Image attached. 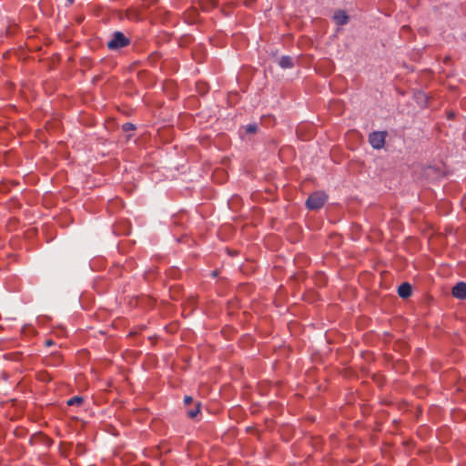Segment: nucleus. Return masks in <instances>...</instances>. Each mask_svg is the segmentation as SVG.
<instances>
[{
    "label": "nucleus",
    "mask_w": 466,
    "mask_h": 466,
    "mask_svg": "<svg viewBox=\"0 0 466 466\" xmlns=\"http://www.w3.org/2000/svg\"><path fill=\"white\" fill-rule=\"evenodd\" d=\"M130 44V40L122 32L116 31L111 39L106 43V46L109 50H118L122 47L127 46Z\"/></svg>",
    "instance_id": "obj_1"
},
{
    "label": "nucleus",
    "mask_w": 466,
    "mask_h": 466,
    "mask_svg": "<svg viewBox=\"0 0 466 466\" xmlns=\"http://www.w3.org/2000/svg\"><path fill=\"white\" fill-rule=\"evenodd\" d=\"M327 195L324 192L317 191L312 193L306 201V206L310 210H317L322 208L327 201Z\"/></svg>",
    "instance_id": "obj_2"
},
{
    "label": "nucleus",
    "mask_w": 466,
    "mask_h": 466,
    "mask_svg": "<svg viewBox=\"0 0 466 466\" xmlns=\"http://www.w3.org/2000/svg\"><path fill=\"white\" fill-rule=\"evenodd\" d=\"M386 137V131H374L369 137L370 144L373 148L380 149L384 147Z\"/></svg>",
    "instance_id": "obj_3"
},
{
    "label": "nucleus",
    "mask_w": 466,
    "mask_h": 466,
    "mask_svg": "<svg viewBox=\"0 0 466 466\" xmlns=\"http://www.w3.org/2000/svg\"><path fill=\"white\" fill-rule=\"evenodd\" d=\"M452 295L456 299H466V283L459 282L452 289Z\"/></svg>",
    "instance_id": "obj_4"
},
{
    "label": "nucleus",
    "mask_w": 466,
    "mask_h": 466,
    "mask_svg": "<svg viewBox=\"0 0 466 466\" xmlns=\"http://www.w3.org/2000/svg\"><path fill=\"white\" fill-rule=\"evenodd\" d=\"M398 295L402 299H407L411 295V286L404 282L398 288Z\"/></svg>",
    "instance_id": "obj_5"
},
{
    "label": "nucleus",
    "mask_w": 466,
    "mask_h": 466,
    "mask_svg": "<svg viewBox=\"0 0 466 466\" xmlns=\"http://www.w3.org/2000/svg\"><path fill=\"white\" fill-rule=\"evenodd\" d=\"M333 18L339 25H344L349 22V16L344 11H338Z\"/></svg>",
    "instance_id": "obj_6"
},
{
    "label": "nucleus",
    "mask_w": 466,
    "mask_h": 466,
    "mask_svg": "<svg viewBox=\"0 0 466 466\" xmlns=\"http://www.w3.org/2000/svg\"><path fill=\"white\" fill-rule=\"evenodd\" d=\"M279 65L281 68H291L293 67V59L289 56H283L279 60Z\"/></svg>",
    "instance_id": "obj_7"
},
{
    "label": "nucleus",
    "mask_w": 466,
    "mask_h": 466,
    "mask_svg": "<svg viewBox=\"0 0 466 466\" xmlns=\"http://www.w3.org/2000/svg\"><path fill=\"white\" fill-rule=\"evenodd\" d=\"M84 401V399L80 396H74L70 398L66 403L68 406H80Z\"/></svg>",
    "instance_id": "obj_8"
},
{
    "label": "nucleus",
    "mask_w": 466,
    "mask_h": 466,
    "mask_svg": "<svg viewBox=\"0 0 466 466\" xmlns=\"http://www.w3.org/2000/svg\"><path fill=\"white\" fill-rule=\"evenodd\" d=\"M199 410H200V403L198 402V403H196V406H195L194 409H191V410H187V415H188L189 418L193 419V418H195L198 415Z\"/></svg>",
    "instance_id": "obj_9"
},
{
    "label": "nucleus",
    "mask_w": 466,
    "mask_h": 466,
    "mask_svg": "<svg viewBox=\"0 0 466 466\" xmlns=\"http://www.w3.org/2000/svg\"><path fill=\"white\" fill-rule=\"evenodd\" d=\"M257 129H258L257 125H248L246 127V132L253 134V133H255L257 131Z\"/></svg>",
    "instance_id": "obj_10"
},
{
    "label": "nucleus",
    "mask_w": 466,
    "mask_h": 466,
    "mask_svg": "<svg viewBox=\"0 0 466 466\" xmlns=\"http://www.w3.org/2000/svg\"><path fill=\"white\" fill-rule=\"evenodd\" d=\"M192 401H193V399L191 397H189V396H186L185 399H184V402L187 405L191 403Z\"/></svg>",
    "instance_id": "obj_11"
},
{
    "label": "nucleus",
    "mask_w": 466,
    "mask_h": 466,
    "mask_svg": "<svg viewBox=\"0 0 466 466\" xmlns=\"http://www.w3.org/2000/svg\"><path fill=\"white\" fill-rule=\"evenodd\" d=\"M124 128H125V130L133 129V125L130 123H127L124 125Z\"/></svg>",
    "instance_id": "obj_12"
},
{
    "label": "nucleus",
    "mask_w": 466,
    "mask_h": 466,
    "mask_svg": "<svg viewBox=\"0 0 466 466\" xmlns=\"http://www.w3.org/2000/svg\"><path fill=\"white\" fill-rule=\"evenodd\" d=\"M46 346H51V345H53V341L48 339V340L46 341Z\"/></svg>",
    "instance_id": "obj_13"
},
{
    "label": "nucleus",
    "mask_w": 466,
    "mask_h": 466,
    "mask_svg": "<svg viewBox=\"0 0 466 466\" xmlns=\"http://www.w3.org/2000/svg\"><path fill=\"white\" fill-rule=\"evenodd\" d=\"M154 0H143V2L145 3V5H147V3L148 2V5L153 2Z\"/></svg>",
    "instance_id": "obj_14"
},
{
    "label": "nucleus",
    "mask_w": 466,
    "mask_h": 466,
    "mask_svg": "<svg viewBox=\"0 0 466 466\" xmlns=\"http://www.w3.org/2000/svg\"><path fill=\"white\" fill-rule=\"evenodd\" d=\"M69 5H72L74 3V0H68Z\"/></svg>",
    "instance_id": "obj_15"
},
{
    "label": "nucleus",
    "mask_w": 466,
    "mask_h": 466,
    "mask_svg": "<svg viewBox=\"0 0 466 466\" xmlns=\"http://www.w3.org/2000/svg\"><path fill=\"white\" fill-rule=\"evenodd\" d=\"M54 358L57 359V360H59V356H54Z\"/></svg>",
    "instance_id": "obj_16"
}]
</instances>
